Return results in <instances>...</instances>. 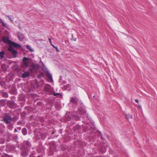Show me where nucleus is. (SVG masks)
Instances as JSON below:
<instances>
[{
  "mask_svg": "<svg viewBox=\"0 0 157 157\" xmlns=\"http://www.w3.org/2000/svg\"><path fill=\"white\" fill-rule=\"evenodd\" d=\"M79 117H78V119L79 118Z\"/></svg>",
  "mask_w": 157,
  "mask_h": 157,
  "instance_id": "obj_42",
  "label": "nucleus"
},
{
  "mask_svg": "<svg viewBox=\"0 0 157 157\" xmlns=\"http://www.w3.org/2000/svg\"><path fill=\"white\" fill-rule=\"evenodd\" d=\"M37 157H42V156H37Z\"/></svg>",
  "mask_w": 157,
  "mask_h": 157,
  "instance_id": "obj_38",
  "label": "nucleus"
},
{
  "mask_svg": "<svg viewBox=\"0 0 157 157\" xmlns=\"http://www.w3.org/2000/svg\"><path fill=\"white\" fill-rule=\"evenodd\" d=\"M26 47L27 49H28L31 52H33V48H32L31 46L29 45H27L26 46Z\"/></svg>",
  "mask_w": 157,
  "mask_h": 157,
  "instance_id": "obj_23",
  "label": "nucleus"
},
{
  "mask_svg": "<svg viewBox=\"0 0 157 157\" xmlns=\"http://www.w3.org/2000/svg\"><path fill=\"white\" fill-rule=\"evenodd\" d=\"M34 66H32L31 67V68H30L29 70L30 71H32V70L33 69H34Z\"/></svg>",
  "mask_w": 157,
  "mask_h": 157,
  "instance_id": "obj_29",
  "label": "nucleus"
},
{
  "mask_svg": "<svg viewBox=\"0 0 157 157\" xmlns=\"http://www.w3.org/2000/svg\"><path fill=\"white\" fill-rule=\"evenodd\" d=\"M17 129H16V128H15V129H14V132H17Z\"/></svg>",
  "mask_w": 157,
  "mask_h": 157,
  "instance_id": "obj_35",
  "label": "nucleus"
},
{
  "mask_svg": "<svg viewBox=\"0 0 157 157\" xmlns=\"http://www.w3.org/2000/svg\"><path fill=\"white\" fill-rule=\"evenodd\" d=\"M19 29H21V26L20 25H19Z\"/></svg>",
  "mask_w": 157,
  "mask_h": 157,
  "instance_id": "obj_37",
  "label": "nucleus"
},
{
  "mask_svg": "<svg viewBox=\"0 0 157 157\" xmlns=\"http://www.w3.org/2000/svg\"><path fill=\"white\" fill-rule=\"evenodd\" d=\"M5 52L4 51L0 52V57L1 59H3L4 57Z\"/></svg>",
  "mask_w": 157,
  "mask_h": 157,
  "instance_id": "obj_20",
  "label": "nucleus"
},
{
  "mask_svg": "<svg viewBox=\"0 0 157 157\" xmlns=\"http://www.w3.org/2000/svg\"><path fill=\"white\" fill-rule=\"evenodd\" d=\"M17 36L20 41H22L23 40L24 38V36L22 33H18Z\"/></svg>",
  "mask_w": 157,
  "mask_h": 157,
  "instance_id": "obj_12",
  "label": "nucleus"
},
{
  "mask_svg": "<svg viewBox=\"0 0 157 157\" xmlns=\"http://www.w3.org/2000/svg\"><path fill=\"white\" fill-rule=\"evenodd\" d=\"M3 96L6 98H8V94L6 92H4L2 94Z\"/></svg>",
  "mask_w": 157,
  "mask_h": 157,
  "instance_id": "obj_25",
  "label": "nucleus"
},
{
  "mask_svg": "<svg viewBox=\"0 0 157 157\" xmlns=\"http://www.w3.org/2000/svg\"><path fill=\"white\" fill-rule=\"evenodd\" d=\"M0 23L3 26H6V24L1 19H0Z\"/></svg>",
  "mask_w": 157,
  "mask_h": 157,
  "instance_id": "obj_24",
  "label": "nucleus"
},
{
  "mask_svg": "<svg viewBox=\"0 0 157 157\" xmlns=\"http://www.w3.org/2000/svg\"><path fill=\"white\" fill-rule=\"evenodd\" d=\"M73 117V116L72 117L70 116L69 115H68L67 114L65 116L66 119L67 121H70L71 119L72 118V117Z\"/></svg>",
  "mask_w": 157,
  "mask_h": 157,
  "instance_id": "obj_18",
  "label": "nucleus"
},
{
  "mask_svg": "<svg viewBox=\"0 0 157 157\" xmlns=\"http://www.w3.org/2000/svg\"><path fill=\"white\" fill-rule=\"evenodd\" d=\"M30 73L29 71H25L22 75V77L25 78L30 76Z\"/></svg>",
  "mask_w": 157,
  "mask_h": 157,
  "instance_id": "obj_14",
  "label": "nucleus"
},
{
  "mask_svg": "<svg viewBox=\"0 0 157 157\" xmlns=\"http://www.w3.org/2000/svg\"><path fill=\"white\" fill-rule=\"evenodd\" d=\"M56 50V51H57V52H59V49H58L57 47V48H55Z\"/></svg>",
  "mask_w": 157,
  "mask_h": 157,
  "instance_id": "obj_34",
  "label": "nucleus"
},
{
  "mask_svg": "<svg viewBox=\"0 0 157 157\" xmlns=\"http://www.w3.org/2000/svg\"><path fill=\"white\" fill-rule=\"evenodd\" d=\"M5 142V140L3 138H0V144H3Z\"/></svg>",
  "mask_w": 157,
  "mask_h": 157,
  "instance_id": "obj_26",
  "label": "nucleus"
},
{
  "mask_svg": "<svg viewBox=\"0 0 157 157\" xmlns=\"http://www.w3.org/2000/svg\"><path fill=\"white\" fill-rule=\"evenodd\" d=\"M13 120V118L11 115L8 113H6L4 114L3 118L2 120L6 124L11 122Z\"/></svg>",
  "mask_w": 157,
  "mask_h": 157,
  "instance_id": "obj_2",
  "label": "nucleus"
},
{
  "mask_svg": "<svg viewBox=\"0 0 157 157\" xmlns=\"http://www.w3.org/2000/svg\"><path fill=\"white\" fill-rule=\"evenodd\" d=\"M8 105L10 108H14L16 104L13 101H10L8 102Z\"/></svg>",
  "mask_w": 157,
  "mask_h": 157,
  "instance_id": "obj_8",
  "label": "nucleus"
},
{
  "mask_svg": "<svg viewBox=\"0 0 157 157\" xmlns=\"http://www.w3.org/2000/svg\"><path fill=\"white\" fill-rule=\"evenodd\" d=\"M78 99L72 97L70 99L71 102L75 105H77L78 104Z\"/></svg>",
  "mask_w": 157,
  "mask_h": 157,
  "instance_id": "obj_10",
  "label": "nucleus"
},
{
  "mask_svg": "<svg viewBox=\"0 0 157 157\" xmlns=\"http://www.w3.org/2000/svg\"><path fill=\"white\" fill-rule=\"evenodd\" d=\"M39 77H40L39 76V75H38V78H39Z\"/></svg>",
  "mask_w": 157,
  "mask_h": 157,
  "instance_id": "obj_41",
  "label": "nucleus"
},
{
  "mask_svg": "<svg viewBox=\"0 0 157 157\" xmlns=\"http://www.w3.org/2000/svg\"><path fill=\"white\" fill-rule=\"evenodd\" d=\"M126 117L127 119L128 120H129L130 119H132V116L129 114H128L126 115Z\"/></svg>",
  "mask_w": 157,
  "mask_h": 157,
  "instance_id": "obj_21",
  "label": "nucleus"
},
{
  "mask_svg": "<svg viewBox=\"0 0 157 157\" xmlns=\"http://www.w3.org/2000/svg\"><path fill=\"white\" fill-rule=\"evenodd\" d=\"M48 40H49V41L50 43L51 44H52V41H51V39L49 38Z\"/></svg>",
  "mask_w": 157,
  "mask_h": 157,
  "instance_id": "obj_31",
  "label": "nucleus"
},
{
  "mask_svg": "<svg viewBox=\"0 0 157 157\" xmlns=\"http://www.w3.org/2000/svg\"><path fill=\"white\" fill-rule=\"evenodd\" d=\"M19 130H20L21 129V127H18L17 128Z\"/></svg>",
  "mask_w": 157,
  "mask_h": 157,
  "instance_id": "obj_36",
  "label": "nucleus"
},
{
  "mask_svg": "<svg viewBox=\"0 0 157 157\" xmlns=\"http://www.w3.org/2000/svg\"><path fill=\"white\" fill-rule=\"evenodd\" d=\"M32 155H33V154H31V155H30V157H31V156H32Z\"/></svg>",
  "mask_w": 157,
  "mask_h": 157,
  "instance_id": "obj_39",
  "label": "nucleus"
},
{
  "mask_svg": "<svg viewBox=\"0 0 157 157\" xmlns=\"http://www.w3.org/2000/svg\"><path fill=\"white\" fill-rule=\"evenodd\" d=\"M6 17H7L11 21L13 22V20H12V18L9 16H6Z\"/></svg>",
  "mask_w": 157,
  "mask_h": 157,
  "instance_id": "obj_27",
  "label": "nucleus"
},
{
  "mask_svg": "<svg viewBox=\"0 0 157 157\" xmlns=\"http://www.w3.org/2000/svg\"><path fill=\"white\" fill-rule=\"evenodd\" d=\"M31 146V144L28 140L23 142L21 147V150L22 151L21 153V156L26 157L28 155Z\"/></svg>",
  "mask_w": 157,
  "mask_h": 157,
  "instance_id": "obj_1",
  "label": "nucleus"
},
{
  "mask_svg": "<svg viewBox=\"0 0 157 157\" xmlns=\"http://www.w3.org/2000/svg\"><path fill=\"white\" fill-rule=\"evenodd\" d=\"M8 124L7 126V128L10 130H11L13 128V124L11 123L10 122L9 124Z\"/></svg>",
  "mask_w": 157,
  "mask_h": 157,
  "instance_id": "obj_17",
  "label": "nucleus"
},
{
  "mask_svg": "<svg viewBox=\"0 0 157 157\" xmlns=\"http://www.w3.org/2000/svg\"><path fill=\"white\" fill-rule=\"evenodd\" d=\"M4 136L5 138H7V140H9L12 136V135L11 133L9 132H7L6 134Z\"/></svg>",
  "mask_w": 157,
  "mask_h": 157,
  "instance_id": "obj_15",
  "label": "nucleus"
},
{
  "mask_svg": "<svg viewBox=\"0 0 157 157\" xmlns=\"http://www.w3.org/2000/svg\"><path fill=\"white\" fill-rule=\"evenodd\" d=\"M51 45H52L53 47L54 48H57V47H56L53 44H51Z\"/></svg>",
  "mask_w": 157,
  "mask_h": 157,
  "instance_id": "obj_32",
  "label": "nucleus"
},
{
  "mask_svg": "<svg viewBox=\"0 0 157 157\" xmlns=\"http://www.w3.org/2000/svg\"><path fill=\"white\" fill-rule=\"evenodd\" d=\"M42 69L44 72H48L47 71V68L44 66L43 65L41 67Z\"/></svg>",
  "mask_w": 157,
  "mask_h": 157,
  "instance_id": "obj_22",
  "label": "nucleus"
},
{
  "mask_svg": "<svg viewBox=\"0 0 157 157\" xmlns=\"http://www.w3.org/2000/svg\"><path fill=\"white\" fill-rule=\"evenodd\" d=\"M2 39H3V41L4 43H7L10 44L11 42V41L10 40H9V39L7 37H6V36H4L3 38Z\"/></svg>",
  "mask_w": 157,
  "mask_h": 157,
  "instance_id": "obj_11",
  "label": "nucleus"
},
{
  "mask_svg": "<svg viewBox=\"0 0 157 157\" xmlns=\"http://www.w3.org/2000/svg\"><path fill=\"white\" fill-rule=\"evenodd\" d=\"M78 112L81 114H86V110L82 107L79 108L78 109Z\"/></svg>",
  "mask_w": 157,
  "mask_h": 157,
  "instance_id": "obj_13",
  "label": "nucleus"
},
{
  "mask_svg": "<svg viewBox=\"0 0 157 157\" xmlns=\"http://www.w3.org/2000/svg\"><path fill=\"white\" fill-rule=\"evenodd\" d=\"M6 128L4 125L1 124H0V132H2L5 130Z\"/></svg>",
  "mask_w": 157,
  "mask_h": 157,
  "instance_id": "obj_16",
  "label": "nucleus"
},
{
  "mask_svg": "<svg viewBox=\"0 0 157 157\" xmlns=\"http://www.w3.org/2000/svg\"><path fill=\"white\" fill-rule=\"evenodd\" d=\"M69 85H67V87H68V86H69Z\"/></svg>",
  "mask_w": 157,
  "mask_h": 157,
  "instance_id": "obj_40",
  "label": "nucleus"
},
{
  "mask_svg": "<svg viewBox=\"0 0 157 157\" xmlns=\"http://www.w3.org/2000/svg\"><path fill=\"white\" fill-rule=\"evenodd\" d=\"M56 151L57 148L56 143L54 142H51L50 143L49 149V151L50 152V154L51 155H52L53 154L54 152H56Z\"/></svg>",
  "mask_w": 157,
  "mask_h": 157,
  "instance_id": "obj_3",
  "label": "nucleus"
},
{
  "mask_svg": "<svg viewBox=\"0 0 157 157\" xmlns=\"http://www.w3.org/2000/svg\"><path fill=\"white\" fill-rule=\"evenodd\" d=\"M72 40H74V41H76V38H75V37H73V35H72Z\"/></svg>",
  "mask_w": 157,
  "mask_h": 157,
  "instance_id": "obj_28",
  "label": "nucleus"
},
{
  "mask_svg": "<svg viewBox=\"0 0 157 157\" xmlns=\"http://www.w3.org/2000/svg\"><path fill=\"white\" fill-rule=\"evenodd\" d=\"M9 47H10L11 48H14L13 47L16 48L18 47L21 48V46L20 44L11 41V43L10 44Z\"/></svg>",
  "mask_w": 157,
  "mask_h": 157,
  "instance_id": "obj_7",
  "label": "nucleus"
},
{
  "mask_svg": "<svg viewBox=\"0 0 157 157\" xmlns=\"http://www.w3.org/2000/svg\"><path fill=\"white\" fill-rule=\"evenodd\" d=\"M46 76L48 78V81L50 82H52L53 81L52 75L49 72L47 73Z\"/></svg>",
  "mask_w": 157,
  "mask_h": 157,
  "instance_id": "obj_9",
  "label": "nucleus"
},
{
  "mask_svg": "<svg viewBox=\"0 0 157 157\" xmlns=\"http://www.w3.org/2000/svg\"><path fill=\"white\" fill-rule=\"evenodd\" d=\"M59 93H56V94L55 93H54V95L55 96H57L58 95H59Z\"/></svg>",
  "mask_w": 157,
  "mask_h": 157,
  "instance_id": "obj_30",
  "label": "nucleus"
},
{
  "mask_svg": "<svg viewBox=\"0 0 157 157\" xmlns=\"http://www.w3.org/2000/svg\"><path fill=\"white\" fill-rule=\"evenodd\" d=\"M95 97V96H94H94H93V97H94H94Z\"/></svg>",
  "mask_w": 157,
  "mask_h": 157,
  "instance_id": "obj_43",
  "label": "nucleus"
},
{
  "mask_svg": "<svg viewBox=\"0 0 157 157\" xmlns=\"http://www.w3.org/2000/svg\"><path fill=\"white\" fill-rule=\"evenodd\" d=\"M135 101L136 103H138V100L137 99H135Z\"/></svg>",
  "mask_w": 157,
  "mask_h": 157,
  "instance_id": "obj_33",
  "label": "nucleus"
},
{
  "mask_svg": "<svg viewBox=\"0 0 157 157\" xmlns=\"http://www.w3.org/2000/svg\"><path fill=\"white\" fill-rule=\"evenodd\" d=\"M8 50L11 52L13 58H15L16 57L17 52L16 50H15L14 48L9 47L8 49Z\"/></svg>",
  "mask_w": 157,
  "mask_h": 157,
  "instance_id": "obj_5",
  "label": "nucleus"
},
{
  "mask_svg": "<svg viewBox=\"0 0 157 157\" xmlns=\"http://www.w3.org/2000/svg\"><path fill=\"white\" fill-rule=\"evenodd\" d=\"M44 91L48 94H50L51 92V86L49 85H46L44 88Z\"/></svg>",
  "mask_w": 157,
  "mask_h": 157,
  "instance_id": "obj_6",
  "label": "nucleus"
},
{
  "mask_svg": "<svg viewBox=\"0 0 157 157\" xmlns=\"http://www.w3.org/2000/svg\"><path fill=\"white\" fill-rule=\"evenodd\" d=\"M22 132L24 135H26L27 134L26 129L25 128H23L22 130Z\"/></svg>",
  "mask_w": 157,
  "mask_h": 157,
  "instance_id": "obj_19",
  "label": "nucleus"
},
{
  "mask_svg": "<svg viewBox=\"0 0 157 157\" xmlns=\"http://www.w3.org/2000/svg\"><path fill=\"white\" fill-rule=\"evenodd\" d=\"M29 62L28 59L26 57H24L23 59V63L22 64V67L24 68H27L29 66Z\"/></svg>",
  "mask_w": 157,
  "mask_h": 157,
  "instance_id": "obj_4",
  "label": "nucleus"
}]
</instances>
